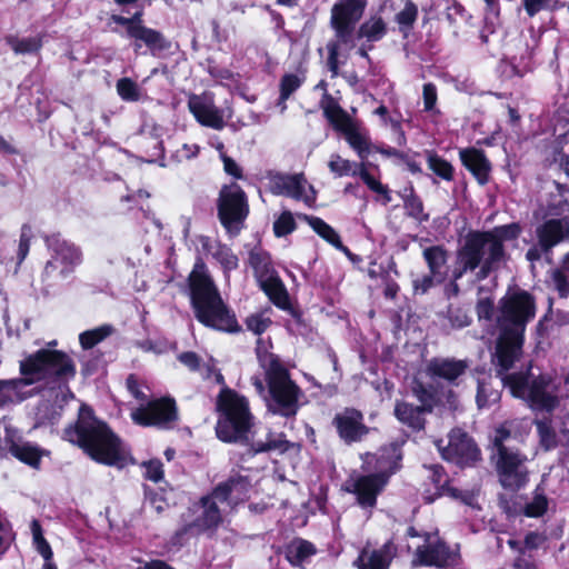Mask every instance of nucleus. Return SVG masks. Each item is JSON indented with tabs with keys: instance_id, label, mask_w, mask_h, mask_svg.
Returning <instances> with one entry per match:
<instances>
[{
	"instance_id": "f257e3e1",
	"label": "nucleus",
	"mask_w": 569,
	"mask_h": 569,
	"mask_svg": "<svg viewBox=\"0 0 569 569\" xmlns=\"http://www.w3.org/2000/svg\"><path fill=\"white\" fill-rule=\"evenodd\" d=\"M535 315L536 305L528 292H508L501 298L496 318L499 335L492 363L502 385L510 389L513 397L525 400L533 409L551 410L557 405V398L550 381L545 377L529 383L522 373L506 375L522 356L526 326Z\"/></svg>"
},
{
	"instance_id": "f03ea898",
	"label": "nucleus",
	"mask_w": 569,
	"mask_h": 569,
	"mask_svg": "<svg viewBox=\"0 0 569 569\" xmlns=\"http://www.w3.org/2000/svg\"><path fill=\"white\" fill-rule=\"evenodd\" d=\"M64 439L82 448L93 460L108 466L122 467L127 456L119 438L89 407L82 406L74 426L64 430Z\"/></svg>"
},
{
	"instance_id": "7ed1b4c3",
	"label": "nucleus",
	"mask_w": 569,
	"mask_h": 569,
	"mask_svg": "<svg viewBox=\"0 0 569 569\" xmlns=\"http://www.w3.org/2000/svg\"><path fill=\"white\" fill-rule=\"evenodd\" d=\"M520 233L517 223L500 226L488 232L471 233L458 251L453 279H460L468 270L480 268L478 279H485L503 259L506 240L516 239Z\"/></svg>"
},
{
	"instance_id": "20e7f679",
	"label": "nucleus",
	"mask_w": 569,
	"mask_h": 569,
	"mask_svg": "<svg viewBox=\"0 0 569 569\" xmlns=\"http://www.w3.org/2000/svg\"><path fill=\"white\" fill-rule=\"evenodd\" d=\"M20 379L0 380V406L13 399L16 391L39 381L67 382L76 375L71 358L62 351L41 349L20 362Z\"/></svg>"
},
{
	"instance_id": "39448f33",
	"label": "nucleus",
	"mask_w": 569,
	"mask_h": 569,
	"mask_svg": "<svg viewBox=\"0 0 569 569\" xmlns=\"http://www.w3.org/2000/svg\"><path fill=\"white\" fill-rule=\"evenodd\" d=\"M259 363L264 370L268 390L261 379L253 378L252 383L257 392L267 401L268 409L282 417H292L297 413L302 390L291 379L287 368L279 358L267 351L257 350Z\"/></svg>"
},
{
	"instance_id": "423d86ee",
	"label": "nucleus",
	"mask_w": 569,
	"mask_h": 569,
	"mask_svg": "<svg viewBox=\"0 0 569 569\" xmlns=\"http://www.w3.org/2000/svg\"><path fill=\"white\" fill-rule=\"evenodd\" d=\"M189 287L191 303L201 323L220 331H239L234 315L223 303L202 262L194 264L189 276Z\"/></svg>"
},
{
	"instance_id": "0eeeda50",
	"label": "nucleus",
	"mask_w": 569,
	"mask_h": 569,
	"mask_svg": "<svg viewBox=\"0 0 569 569\" xmlns=\"http://www.w3.org/2000/svg\"><path fill=\"white\" fill-rule=\"evenodd\" d=\"M367 3L368 0H337L331 8L330 26L335 31V40L327 44V49L328 66L333 76L338 73L340 57H347L356 46L355 28Z\"/></svg>"
},
{
	"instance_id": "6e6552de",
	"label": "nucleus",
	"mask_w": 569,
	"mask_h": 569,
	"mask_svg": "<svg viewBox=\"0 0 569 569\" xmlns=\"http://www.w3.org/2000/svg\"><path fill=\"white\" fill-rule=\"evenodd\" d=\"M247 489L248 482L242 478L230 479L218 486L211 495L202 498L200 503L193 507L196 517L189 523V528H194L199 532L217 528L222 521L223 513L242 499Z\"/></svg>"
},
{
	"instance_id": "1a4fd4ad",
	"label": "nucleus",
	"mask_w": 569,
	"mask_h": 569,
	"mask_svg": "<svg viewBox=\"0 0 569 569\" xmlns=\"http://www.w3.org/2000/svg\"><path fill=\"white\" fill-rule=\"evenodd\" d=\"M219 419L216 432L224 442L247 439L252 427V415L247 399L230 388L223 387L217 398Z\"/></svg>"
},
{
	"instance_id": "9d476101",
	"label": "nucleus",
	"mask_w": 569,
	"mask_h": 569,
	"mask_svg": "<svg viewBox=\"0 0 569 569\" xmlns=\"http://www.w3.org/2000/svg\"><path fill=\"white\" fill-rule=\"evenodd\" d=\"M509 436L510 432L506 427L497 429L495 437V447L498 451L497 468L501 485L505 488L518 489L527 482L528 472L525 466L527 458L505 445Z\"/></svg>"
},
{
	"instance_id": "9b49d317",
	"label": "nucleus",
	"mask_w": 569,
	"mask_h": 569,
	"mask_svg": "<svg viewBox=\"0 0 569 569\" xmlns=\"http://www.w3.org/2000/svg\"><path fill=\"white\" fill-rule=\"evenodd\" d=\"M383 459V456H381ZM379 473L369 476H359L348 481L347 490L357 495L360 506L372 508L376 505L377 496L383 489L388 481V477L397 469V462L389 463L379 460Z\"/></svg>"
},
{
	"instance_id": "f8f14e48",
	"label": "nucleus",
	"mask_w": 569,
	"mask_h": 569,
	"mask_svg": "<svg viewBox=\"0 0 569 569\" xmlns=\"http://www.w3.org/2000/svg\"><path fill=\"white\" fill-rule=\"evenodd\" d=\"M248 213L244 192L232 183L224 187L219 198V218L229 233H237Z\"/></svg>"
},
{
	"instance_id": "ddd939ff",
	"label": "nucleus",
	"mask_w": 569,
	"mask_h": 569,
	"mask_svg": "<svg viewBox=\"0 0 569 569\" xmlns=\"http://www.w3.org/2000/svg\"><path fill=\"white\" fill-rule=\"evenodd\" d=\"M408 535L418 539L412 559V565L415 567H443L450 562L452 553L437 533H425L420 536L417 535L413 528H409Z\"/></svg>"
},
{
	"instance_id": "4468645a",
	"label": "nucleus",
	"mask_w": 569,
	"mask_h": 569,
	"mask_svg": "<svg viewBox=\"0 0 569 569\" xmlns=\"http://www.w3.org/2000/svg\"><path fill=\"white\" fill-rule=\"evenodd\" d=\"M270 191L273 194L286 196L312 207L317 192L302 173L274 174L270 178Z\"/></svg>"
},
{
	"instance_id": "2eb2a0df",
	"label": "nucleus",
	"mask_w": 569,
	"mask_h": 569,
	"mask_svg": "<svg viewBox=\"0 0 569 569\" xmlns=\"http://www.w3.org/2000/svg\"><path fill=\"white\" fill-rule=\"evenodd\" d=\"M448 437L447 446H443V440L435 442L443 459L459 466H467L479 459L480 451L466 432L453 429Z\"/></svg>"
},
{
	"instance_id": "dca6fc26",
	"label": "nucleus",
	"mask_w": 569,
	"mask_h": 569,
	"mask_svg": "<svg viewBox=\"0 0 569 569\" xmlns=\"http://www.w3.org/2000/svg\"><path fill=\"white\" fill-rule=\"evenodd\" d=\"M52 250L51 259L44 267V273L66 278L81 262V253L71 243L64 240L53 239L49 242Z\"/></svg>"
},
{
	"instance_id": "f3484780",
	"label": "nucleus",
	"mask_w": 569,
	"mask_h": 569,
	"mask_svg": "<svg viewBox=\"0 0 569 569\" xmlns=\"http://www.w3.org/2000/svg\"><path fill=\"white\" fill-rule=\"evenodd\" d=\"M177 417L174 401L170 398H161L148 402L131 411V419L139 426L162 427Z\"/></svg>"
},
{
	"instance_id": "a211bd4d",
	"label": "nucleus",
	"mask_w": 569,
	"mask_h": 569,
	"mask_svg": "<svg viewBox=\"0 0 569 569\" xmlns=\"http://www.w3.org/2000/svg\"><path fill=\"white\" fill-rule=\"evenodd\" d=\"M188 108L202 126L221 130L224 122L223 110L216 107L213 99L208 94H193L188 100Z\"/></svg>"
},
{
	"instance_id": "6ab92c4d",
	"label": "nucleus",
	"mask_w": 569,
	"mask_h": 569,
	"mask_svg": "<svg viewBox=\"0 0 569 569\" xmlns=\"http://www.w3.org/2000/svg\"><path fill=\"white\" fill-rule=\"evenodd\" d=\"M467 368L468 363L465 360L433 358L426 366V375L433 380L455 382L465 375Z\"/></svg>"
},
{
	"instance_id": "aec40b11",
	"label": "nucleus",
	"mask_w": 569,
	"mask_h": 569,
	"mask_svg": "<svg viewBox=\"0 0 569 569\" xmlns=\"http://www.w3.org/2000/svg\"><path fill=\"white\" fill-rule=\"evenodd\" d=\"M397 553V547L389 540L379 549L365 548L355 565L358 569H388Z\"/></svg>"
},
{
	"instance_id": "412c9836",
	"label": "nucleus",
	"mask_w": 569,
	"mask_h": 569,
	"mask_svg": "<svg viewBox=\"0 0 569 569\" xmlns=\"http://www.w3.org/2000/svg\"><path fill=\"white\" fill-rule=\"evenodd\" d=\"M111 20L121 26L127 27V33L130 38L142 41L151 50H162L167 47L162 34L147 27L132 26L131 19L122 16L113 14Z\"/></svg>"
},
{
	"instance_id": "4be33fe9",
	"label": "nucleus",
	"mask_w": 569,
	"mask_h": 569,
	"mask_svg": "<svg viewBox=\"0 0 569 569\" xmlns=\"http://www.w3.org/2000/svg\"><path fill=\"white\" fill-rule=\"evenodd\" d=\"M569 234V218L551 219L537 229L539 244L543 250H549Z\"/></svg>"
},
{
	"instance_id": "5701e85b",
	"label": "nucleus",
	"mask_w": 569,
	"mask_h": 569,
	"mask_svg": "<svg viewBox=\"0 0 569 569\" xmlns=\"http://www.w3.org/2000/svg\"><path fill=\"white\" fill-rule=\"evenodd\" d=\"M335 425L340 437L347 441H357L367 433V428L362 425V415L356 410H346L337 415Z\"/></svg>"
},
{
	"instance_id": "b1692460",
	"label": "nucleus",
	"mask_w": 569,
	"mask_h": 569,
	"mask_svg": "<svg viewBox=\"0 0 569 569\" xmlns=\"http://www.w3.org/2000/svg\"><path fill=\"white\" fill-rule=\"evenodd\" d=\"M459 156L463 166L473 174L480 184H486L489 181L491 164L483 151L468 148L460 150Z\"/></svg>"
},
{
	"instance_id": "393cba45",
	"label": "nucleus",
	"mask_w": 569,
	"mask_h": 569,
	"mask_svg": "<svg viewBox=\"0 0 569 569\" xmlns=\"http://www.w3.org/2000/svg\"><path fill=\"white\" fill-rule=\"evenodd\" d=\"M200 243L202 249L220 263L226 273L238 267L237 256L227 246L208 237H200Z\"/></svg>"
},
{
	"instance_id": "a878e982",
	"label": "nucleus",
	"mask_w": 569,
	"mask_h": 569,
	"mask_svg": "<svg viewBox=\"0 0 569 569\" xmlns=\"http://www.w3.org/2000/svg\"><path fill=\"white\" fill-rule=\"evenodd\" d=\"M423 407H415L407 402H399L396 405L395 415L400 422L407 425L413 430H420L425 426Z\"/></svg>"
},
{
	"instance_id": "bb28decb",
	"label": "nucleus",
	"mask_w": 569,
	"mask_h": 569,
	"mask_svg": "<svg viewBox=\"0 0 569 569\" xmlns=\"http://www.w3.org/2000/svg\"><path fill=\"white\" fill-rule=\"evenodd\" d=\"M303 218L319 237L332 244L338 250L345 252L346 254H350L348 248L342 244L338 232L331 226L318 217L303 216Z\"/></svg>"
},
{
	"instance_id": "cd10ccee",
	"label": "nucleus",
	"mask_w": 569,
	"mask_h": 569,
	"mask_svg": "<svg viewBox=\"0 0 569 569\" xmlns=\"http://www.w3.org/2000/svg\"><path fill=\"white\" fill-rule=\"evenodd\" d=\"M342 133L350 147L356 150L360 158H366L370 152V139L366 131L360 129L355 122Z\"/></svg>"
},
{
	"instance_id": "c85d7f7f",
	"label": "nucleus",
	"mask_w": 569,
	"mask_h": 569,
	"mask_svg": "<svg viewBox=\"0 0 569 569\" xmlns=\"http://www.w3.org/2000/svg\"><path fill=\"white\" fill-rule=\"evenodd\" d=\"M9 450L17 459L33 468H38L43 455L37 446L23 441L12 442Z\"/></svg>"
},
{
	"instance_id": "c756f323",
	"label": "nucleus",
	"mask_w": 569,
	"mask_h": 569,
	"mask_svg": "<svg viewBox=\"0 0 569 569\" xmlns=\"http://www.w3.org/2000/svg\"><path fill=\"white\" fill-rule=\"evenodd\" d=\"M423 257L428 263L430 273L436 277L437 282L445 280L443 267L447 262V253L440 247H430L423 250Z\"/></svg>"
},
{
	"instance_id": "7c9ffc66",
	"label": "nucleus",
	"mask_w": 569,
	"mask_h": 569,
	"mask_svg": "<svg viewBox=\"0 0 569 569\" xmlns=\"http://www.w3.org/2000/svg\"><path fill=\"white\" fill-rule=\"evenodd\" d=\"M262 289L277 307L281 309L289 307L288 293L280 279L272 276L268 277L262 281Z\"/></svg>"
},
{
	"instance_id": "2f4dec72",
	"label": "nucleus",
	"mask_w": 569,
	"mask_h": 569,
	"mask_svg": "<svg viewBox=\"0 0 569 569\" xmlns=\"http://www.w3.org/2000/svg\"><path fill=\"white\" fill-rule=\"evenodd\" d=\"M387 31L385 20L379 16L370 17L358 30V38H365L367 41L375 42L383 38Z\"/></svg>"
},
{
	"instance_id": "473e14b6",
	"label": "nucleus",
	"mask_w": 569,
	"mask_h": 569,
	"mask_svg": "<svg viewBox=\"0 0 569 569\" xmlns=\"http://www.w3.org/2000/svg\"><path fill=\"white\" fill-rule=\"evenodd\" d=\"M315 546L303 539L293 540L287 548V559L295 566L300 565L307 558L315 555Z\"/></svg>"
},
{
	"instance_id": "72a5a7b5",
	"label": "nucleus",
	"mask_w": 569,
	"mask_h": 569,
	"mask_svg": "<svg viewBox=\"0 0 569 569\" xmlns=\"http://www.w3.org/2000/svg\"><path fill=\"white\" fill-rule=\"evenodd\" d=\"M325 114L327 119L331 122L336 130L342 132L349 126L353 123L350 117L347 114L345 110H342L335 101H329L323 107Z\"/></svg>"
},
{
	"instance_id": "f704fd0d",
	"label": "nucleus",
	"mask_w": 569,
	"mask_h": 569,
	"mask_svg": "<svg viewBox=\"0 0 569 569\" xmlns=\"http://www.w3.org/2000/svg\"><path fill=\"white\" fill-rule=\"evenodd\" d=\"M112 331L113 328L108 325L84 331L79 336L80 345L83 349H91L100 341L109 337Z\"/></svg>"
},
{
	"instance_id": "c9c22d12",
	"label": "nucleus",
	"mask_w": 569,
	"mask_h": 569,
	"mask_svg": "<svg viewBox=\"0 0 569 569\" xmlns=\"http://www.w3.org/2000/svg\"><path fill=\"white\" fill-rule=\"evenodd\" d=\"M418 17V7L411 1L406 0L403 8L396 14L395 20L401 31L412 28Z\"/></svg>"
},
{
	"instance_id": "e433bc0d",
	"label": "nucleus",
	"mask_w": 569,
	"mask_h": 569,
	"mask_svg": "<svg viewBox=\"0 0 569 569\" xmlns=\"http://www.w3.org/2000/svg\"><path fill=\"white\" fill-rule=\"evenodd\" d=\"M328 167L331 173L336 177L355 176L359 171L357 164L342 158L339 154H332L328 162Z\"/></svg>"
},
{
	"instance_id": "4c0bfd02",
	"label": "nucleus",
	"mask_w": 569,
	"mask_h": 569,
	"mask_svg": "<svg viewBox=\"0 0 569 569\" xmlns=\"http://www.w3.org/2000/svg\"><path fill=\"white\" fill-rule=\"evenodd\" d=\"M303 78L298 74H284L280 81V104L283 112L287 108L286 100L302 84Z\"/></svg>"
},
{
	"instance_id": "58836bf2",
	"label": "nucleus",
	"mask_w": 569,
	"mask_h": 569,
	"mask_svg": "<svg viewBox=\"0 0 569 569\" xmlns=\"http://www.w3.org/2000/svg\"><path fill=\"white\" fill-rule=\"evenodd\" d=\"M499 399V391L493 389L488 381L481 380L478 382V392L476 400L479 408L489 407L498 402Z\"/></svg>"
},
{
	"instance_id": "ea45409f",
	"label": "nucleus",
	"mask_w": 569,
	"mask_h": 569,
	"mask_svg": "<svg viewBox=\"0 0 569 569\" xmlns=\"http://www.w3.org/2000/svg\"><path fill=\"white\" fill-rule=\"evenodd\" d=\"M427 160L428 167L433 173L448 181L452 179L453 169L447 160L432 152H428Z\"/></svg>"
},
{
	"instance_id": "a19ab883",
	"label": "nucleus",
	"mask_w": 569,
	"mask_h": 569,
	"mask_svg": "<svg viewBox=\"0 0 569 569\" xmlns=\"http://www.w3.org/2000/svg\"><path fill=\"white\" fill-rule=\"evenodd\" d=\"M117 92L122 100L131 102L142 97L140 87L129 78H122L117 82Z\"/></svg>"
},
{
	"instance_id": "79ce46f5",
	"label": "nucleus",
	"mask_w": 569,
	"mask_h": 569,
	"mask_svg": "<svg viewBox=\"0 0 569 569\" xmlns=\"http://www.w3.org/2000/svg\"><path fill=\"white\" fill-rule=\"evenodd\" d=\"M196 372L203 379H213L217 383L224 385L223 376L217 369L216 360L211 357L201 358L200 369H197Z\"/></svg>"
},
{
	"instance_id": "37998d69",
	"label": "nucleus",
	"mask_w": 569,
	"mask_h": 569,
	"mask_svg": "<svg viewBox=\"0 0 569 569\" xmlns=\"http://www.w3.org/2000/svg\"><path fill=\"white\" fill-rule=\"evenodd\" d=\"M296 229V221L290 211H283L273 223V231L277 237H284Z\"/></svg>"
},
{
	"instance_id": "c03bdc74",
	"label": "nucleus",
	"mask_w": 569,
	"mask_h": 569,
	"mask_svg": "<svg viewBox=\"0 0 569 569\" xmlns=\"http://www.w3.org/2000/svg\"><path fill=\"white\" fill-rule=\"evenodd\" d=\"M41 39L39 37L26 39H11L10 46L16 53H30L41 48Z\"/></svg>"
},
{
	"instance_id": "a18cd8bd",
	"label": "nucleus",
	"mask_w": 569,
	"mask_h": 569,
	"mask_svg": "<svg viewBox=\"0 0 569 569\" xmlns=\"http://www.w3.org/2000/svg\"><path fill=\"white\" fill-rule=\"evenodd\" d=\"M246 327L254 335L263 333L271 325V320L264 313H253L247 317Z\"/></svg>"
},
{
	"instance_id": "49530a36",
	"label": "nucleus",
	"mask_w": 569,
	"mask_h": 569,
	"mask_svg": "<svg viewBox=\"0 0 569 569\" xmlns=\"http://www.w3.org/2000/svg\"><path fill=\"white\" fill-rule=\"evenodd\" d=\"M359 176L363 180V182L375 192L381 194L383 197L385 204L391 201V196L386 186H383L380 181L375 179L367 170L360 169Z\"/></svg>"
},
{
	"instance_id": "de8ad7c7",
	"label": "nucleus",
	"mask_w": 569,
	"mask_h": 569,
	"mask_svg": "<svg viewBox=\"0 0 569 569\" xmlns=\"http://www.w3.org/2000/svg\"><path fill=\"white\" fill-rule=\"evenodd\" d=\"M405 209L406 212L417 219V220H425L427 219V216L423 213V206L419 198H417L413 194H410L405 200Z\"/></svg>"
},
{
	"instance_id": "09e8293b",
	"label": "nucleus",
	"mask_w": 569,
	"mask_h": 569,
	"mask_svg": "<svg viewBox=\"0 0 569 569\" xmlns=\"http://www.w3.org/2000/svg\"><path fill=\"white\" fill-rule=\"evenodd\" d=\"M537 430L541 445L548 450L556 445V436L550 425L546 421H537Z\"/></svg>"
},
{
	"instance_id": "8fccbe9b",
	"label": "nucleus",
	"mask_w": 569,
	"mask_h": 569,
	"mask_svg": "<svg viewBox=\"0 0 569 569\" xmlns=\"http://www.w3.org/2000/svg\"><path fill=\"white\" fill-rule=\"evenodd\" d=\"M250 263L259 277L268 276L269 273V257L260 252L250 253Z\"/></svg>"
},
{
	"instance_id": "3c124183",
	"label": "nucleus",
	"mask_w": 569,
	"mask_h": 569,
	"mask_svg": "<svg viewBox=\"0 0 569 569\" xmlns=\"http://www.w3.org/2000/svg\"><path fill=\"white\" fill-rule=\"evenodd\" d=\"M284 440L280 436H272L267 441L256 440L252 445L256 452L269 451L272 449L283 450L286 448Z\"/></svg>"
},
{
	"instance_id": "603ef678",
	"label": "nucleus",
	"mask_w": 569,
	"mask_h": 569,
	"mask_svg": "<svg viewBox=\"0 0 569 569\" xmlns=\"http://www.w3.org/2000/svg\"><path fill=\"white\" fill-rule=\"evenodd\" d=\"M146 469V478L153 482H158L163 478L162 463L159 460H149L143 463Z\"/></svg>"
},
{
	"instance_id": "864d4df0",
	"label": "nucleus",
	"mask_w": 569,
	"mask_h": 569,
	"mask_svg": "<svg viewBox=\"0 0 569 569\" xmlns=\"http://www.w3.org/2000/svg\"><path fill=\"white\" fill-rule=\"evenodd\" d=\"M30 238H31L30 228L26 227V226L22 227L20 240H19V249H18L19 262L23 261L29 252Z\"/></svg>"
},
{
	"instance_id": "5fc2aeb1",
	"label": "nucleus",
	"mask_w": 569,
	"mask_h": 569,
	"mask_svg": "<svg viewBox=\"0 0 569 569\" xmlns=\"http://www.w3.org/2000/svg\"><path fill=\"white\" fill-rule=\"evenodd\" d=\"M547 499L543 496L535 497L533 501L526 508V513L530 517H539L547 509Z\"/></svg>"
},
{
	"instance_id": "6e6d98bb",
	"label": "nucleus",
	"mask_w": 569,
	"mask_h": 569,
	"mask_svg": "<svg viewBox=\"0 0 569 569\" xmlns=\"http://www.w3.org/2000/svg\"><path fill=\"white\" fill-rule=\"evenodd\" d=\"M178 360L192 372H196L197 369H200L201 358L192 351L180 353L178 356Z\"/></svg>"
},
{
	"instance_id": "4d7b16f0",
	"label": "nucleus",
	"mask_w": 569,
	"mask_h": 569,
	"mask_svg": "<svg viewBox=\"0 0 569 569\" xmlns=\"http://www.w3.org/2000/svg\"><path fill=\"white\" fill-rule=\"evenodd\" d=\"M437 282L436 277L432 273L425 274L420 278L413 280V289L417 293H426L431 287H433Z\"/></svg>"
},
{
	"instance_id": "13d9d810",
	"label": "nucleus",
	"mask_w": 569,
	"mask_h": 569,
	"mask_svg": "<svg viewBox=\"0 0 569 569\" xmlns=\"http://www.w3.org/2000/svg\"><path fill=\"white\" fill-rule=\"evenodd\" d=\"M199 146L196 143H184L176 151V157L179 161L191 160L199 153Z\"/></svg>"
},
{
	"instance_id": "bf43d9fd",
	"label": "nucleus",
	"mask_w": 569,
	"mask_h": 569,
	"mask_svg": "<svg viewBox=\"0 0 569 569\" xmlns=\"http://www.w3.org/2000/svg\"><path fill=\"white\" fill-rule=\"evenodd\" d=\"M552 283L558 290L560 297L566 298L569 295V282L561 271H553L551 274Z\"/></svg>"
},
{
	"instance_id": "052dcab7",
	"label": "nucleus",
	"mask_w": 569,
	"mask_h": 569,
	"mask_svg": "<svg viewBox=\"0 0 569 569\" xmlns=\"http://www.w3.org/2000/svg\"><path fill=\"white\" fill-rule=\"evenodd\" d=\"M551 0H523V7L528 16L533 17L536 13L551 6Z\"/></svg>"
},
{
	"instance_id": "680f3d73",
	"label": "nucleus",
	"mask_w": 569,
	"mask_h": 569,
	"mask_svg": "<svg viewBox=\"0 0 569 569\" xmlns=\"http://www.w3.org/2000/svg\"><path fill=\"white\" fill-rule=\"evenodd\" d=\"M437 101V90L432 83H426L423 86V103L425 109L430 111L433 109Z\"/></svg>"
},
{
	"instance_id": "e2e57ef3",
	"label": "nucleus",
	"mask_w": 569,
	"mask_h": 569,
	"mask_svg": "<svg viewBox=\"0 0 569 569\" xmlns=\"http://www.w3.org/2000/svg\"><path fill=\"white\" fill-rule=\"evenodd\" d=\"M493 311V302L486 298L479 300L477 305V313L480 319H490Z\"/></svg>"
},
{
	"instance_id": "0e129e2a",
	"label": "nucleus",
	"mask_w": 569,
	"mask_h": 569,
	"mask_svg": "<svg viewBox=\"0 0 569 569\" xmlns=\"http://www.w3.org/2000/svg\"><path fill=\"white\" fill-rule=\"evenodd\" d=\"M221 160L223 162L224 171L228 174H230L234 178L241 177V169L239 168V166L236 163L234 160L229 158L226 153H221Z\"/></svg>"
},
{
	"instance_id": "69168bd1",
	"label": "nucleus",
	"mask_w": 569,
	"mask_h": 569,
	"mask_svg": "<svg viewBox=\"0 0 569 569\" xmlns=\"http://www.w3.org/2000/svg\"><path fill=\"white\" fill-rule=\"evenodd\" d=\"M383 120H385L386 124H389L390 128L393 130L395 136H396L395 137L396 143L399 146H403L406 143V137H405V132L401 129L400 123L397 120H393L391 118H385Z\"/></svg>"
},
{
	"instance_id": "338daca9",
	"label": "nucleus",
	"mask_w": 569,
	"mask_h": 569,
	"mask_svg": "<svg viewBox=\"0 0 569 569\" xmlns=\"http://www.w3.org/2000/svg\"><path fill=\"white\" fill-rule=\"evenodd\" d=\"M513 569H537V565L530 555L521 552V555L515 560Z\"/></svg>"
},
{
	"instance_id": "774afa93",
	"label": "nucleus",
	"mask_w": 569,
	"mask_h": 569,
	"mask_svg": "<svg viewBox=\"0 0 569 569\" xmlns=\"http://www.w3.org/2000/svg\"><path fill=\"white\" fill-rule=\"evenodd\" d=\"M138 569H173V568L161 560H153L150 562L141 563L138 567Z\"/></svg>"
}]
</instances>
